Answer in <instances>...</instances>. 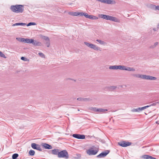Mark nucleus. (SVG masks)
<instances>
[{
  "mask_svg": "<svg viewBox=\"0 0 159 159\" xmlns=\"http://www.w3.org/2000/svg\"><path fill=\"white\" fill-rule=\"evenodd\" d=\"M10 9L12 11L16 13H22L24 10V6L21 5H12L11 6Z\"/></svg>",
  "mask_w": 159,
  "mask_h": 159,
  "instance_id": "1",
  "label": "nucleus"
},
{
  "mask_svg": "<svg viewBox=\"0 0 159 159\" xmlns=\"http://www.w3.org/2000/svg\"><path fill=\"white\" fill-rule=\"evenodd\" d=\"M132 75L134 77H136L138 78H140L144 80H155L157 79V78L156 77H153L150 75H147L139 74H134Z\"/></svg>",
  "mask_w": 159,
  "mask_h": 159,
  "instance_id": "2",
  "label": "nucleus"
},
{
  "mask_svg": "<svg viewBox=\"0 0 159 159\" xmlns=\"http://www.w3.org/2000/svg\"><path fill=\"white\" fill-rule=\"evenodd\" d=\"M69 157V154L66 150H63L59 151L58 157L59 158H63L65 159H68Z\"/></svg>",
  "mask_w": 159,
  "mask_h": 159,
  "instance_id": "3",
  "label": "nucleus"
},
{
  "mask_svg": "<svg viewBox=\"0 0 159 159\" xmlns=\"http://www.w3.org/2000/svg\"><path fill=\"white\" fill-rule=\"evenodd\" d=\"M91 110L94 112H97L98 113H104L107 111V109L102 108H97L96 107H92L91 108Z\"/></svg>",
  "mask_w": 159,
  "mask_h": 159,
  "instance_id": "4",
  "label": "nucleus"
},
{
  "mask_svg": "<svg viewBox=\"0 0 159 159\" xmlns=\"http://www.w3.org/2000/svg\"><path fill=\"white\" fill-rule=\"evenodd\" d=\"M98 151L96 150H93V148H91L87 150V153L89 155H95L98 152Z\"/></svg>",
  "mask_w": 159,
  "mask_h": 159,
  "instance_id": "5",
  "label": "nucleus"
},
{
  "mask_svg": "<svg viewBox=\"0 0 159 159\" xmlns=\"http://www.w3.org/2000/svg\"><path fill=\"white\" fill-rule=\"evenodd\" d=\"M132 144L131 142H126L125 141H122L118 143V144L120 146L122 147H126L131 145Z\"/></svg>",
  "mask_w": 159,
  "mask_h": 159,
  "instance_id": "6",
  "label": "nucleus"
},
{
  "mask_svg": "<svg viewBox=\"0 0 159 159\" xmlns=\"http://www.w3.org/2000/svg\"><path fill=\"white\" fill-rule=\"evenodd\" d=\"M31 146L34 149H36L40 151H42L40 146L39 144L33 143L31 144Z\"/></svg>",
  "mask_w": 159,
  "mask_h": 159,
  "instance_id": "7",
  "label": "nucleus"
},
{
  "mask_svg": "<svg viewBox=\"0 0 159 159\" xmlns=\"http://www.w3.org/2000/svg\"><path fill=\"white\" fill-rule=\"evenodd\" d=\"M72 136L75 138L79 139H84L85 138L84 135L77 134H73Z\"/></svg>",
  "mask_w": 159,
  "mask_h": 159,
  "instance_id": "8",
  "label": "nucleus"
},
{
  "mask_svg": "<svg viewBox=\"0 0 159 159\" xmlns=\"http://www.w3.org/2000/svg\"><path fill=\"white\" fill-rule=\"evenodd\" d=\"M97 1L100 2L104 3H107V4H113L115 3V1H114L111 0H96Z\"/></svg>",
  "mask_w": 159,
  "mask_h": 159,
  "instance_id": "9",
  "label": "nucleus"
},
{
  "mask_svg": "<svg viewBox=\"0 0 159 159\" xmlns=\"http://www.w3.org/2000/svg\"><path fill=\"white\" fill-rule=\"evenodd\" d=\"M109 152V150H107L105 152H103L97 156L98 157H104L106 156Z\"/></svg>",
  "mask_w": 159,
  "mask_h": 159,
  "instance_id": "10",
  "label": "nucleus"
},
{
  "mask_svg": "<svg viewBox=\"0 0 159 159\" xmlns=\"http://www.w3.org/2000/svg\"><path fill=\"white\" fill-rule=\"evenodd\" d=\"M42 146L45 148L48 149H51L52 148V147L50 145L44 143L42 144Z\"/></svg>",
  "mask_w": 159,
  "mask_h": 159,
  "instance_id": "11",
  "label": "nucleus"
},
{
  "mask_svg": "<svg viewBox=\"0 0 159 159\" xmlns=\"http://www.w3.org/2000/svg\"><path fill=\"white\" fill-rule=\"evenodd\" d=\"M109 20L116 22H120V20L118 18L110 16H109Z\"/></svg>",
  "mask_w": 159,
  "mask_h": 159,
  "instance_id": "12",
  "label": "nucleus"
},
{
  "mask_svg": "<svg viewBox=\"0 0 159 159\" xmlns=\"http://www.w3.org/2000/svg\"><path fill=\"white\" fill-rule=\"evenodd\" d=\"M52 154L55 155H57L58 156L60 150L57 149H54L51 150Z\"/></svg>",
  "mask_w": 159,
  "mask_h": 159,
  "instance_id": "13",
  "label": "nucleus"
},
{
  "mask_svg": "<svg viewBox=\"0 0 159 159\" xmlns=\"http://www.w3.org/2000/svg\"><path fill=\"white\" fill-rule=\"evenodd\" d=\"M92 45V46H91V47H90V48L93 49L94 50L97 51H101V48L100 47L97 46L95 45L92 44L91 46Z\"/></svg>",
  "mask_w": 159,
  "mask_h": 159,
  "instance_id": "14",
  "label": "nucleus"
},
{
  "mask_svg": "<svg viewBox=\"0 0 159 159\" xmlns=\"http://www.w3.org/2000/svg\"><path fill=\"white\" fill-rule=\"evenodd\" d=\"M142 158L144 159H156V158L149 155H145L142 156Z\"/></svg>",
  "mask_w": 159,
  "mask_h": 159,
  "instance_id": "15",
  "label": "nucleus"
},
{
  "mask_svg": "<svg viewBox=\"0 0 159 159\" xmlns=\"http://www.w3.org/2000/svg\"><path fill=\"white\" fill-rule=\"evenodd\" d=\"M32 43L34 46H41L42 45V43L40 42L37 41L34 39L33 42H32Z\"/></svg>",
  "mask_w": 159,
  "mask_h": 159,
  "instance_id": "16",
  "label": "nucleus"
},
{
  "mask_svg": "<svg viewBox=\"0 0 159 159\" xmlns=\"http://www.w3.org/2000/svg\"><path fill=\"white\" fill-rule=\"evenodd\" d=\"M110 16L104 15V14H101L100 15V17L103 19L106 20H109V17Z\"/></svg>",
  "mask_w": 159,
  "mask_h": 159,
  "instance_id": "17",
  "label": "nucleus"
},
{
  "mask_svg": "<svg viewBox=\"0 0 159 159\" xmlns=\"http://www.w3.org/2000/svg\"><path fill=\"white\" fill-rule=\"evenodd\" d=\"M125 70L129 71H134L135 70V69L133 67H130L125 66Z\"/></svg>",
  "mask_w": 159,
  "mask_h": 159,
  "instance_id": "18",
  "label": "nucleus"
},
{
  "mask_svg": "<svg viewBox=\"0 0 159 159\" xmlns=\"http://www.w3.org/2000/svg\"><path fill=\"white\" fill-rule=\"evenodd\" d=\"M32 42H33V39H29L27 38L25 39V43H32Z\"/></svg>",
  "mask_w": 159,
  "mask_h": 159,
  "instance_id": "19",
  "label": "nucleus"
},
{
  "mask_svg": "<svg viewBox=\"0 0 159 159\" xmlns=\"http://www.w3.org/2000/svg\"><path fill=\"white\" fill-rule=\"evenodd\" d=\"M26 25V24L23 23L22 22H20V23H17L15 24H14L12 25L13 26H18V25H22V26H24Z\"/></svg>",
  "mask_w": 159,
  "mask_h": 159,
  "instance_id": "20",
  "label": "nucleus"
},
{
  "mask_svg": "<svg viewBox=\"0 0 159 159\" xmlns=\"http://www.w3.org/2000/svg\"><path fill=\"white\" fill-rule=\"evenodd\" d=\"M117 69H119L120 70H125V66L123 65H119L117 66Z\"/></svg>",
  "mask_w": 159,
  "mask_h": 159,
  "instance_id": "21",
  "label": "nucleus"
},
{
  "mask_svg": "<svg viewBox=\"0 0 159 159\" xmlns=\"http://www.w3.org/2000/svg\"><path fill=\"white\" fill-rule=\"evenodd\" d=\"M116 88V87L114 86H111L108 87V89L110 91H112Z\"/></svg>",
  "mask_w": 159,
  "mask_h": 159,
  "instance_id": "22",
  "label": "nucleus"
},
{
  "mask_svg": "<svg viewBox=\"0 0 159 159\" xmlns=\"http://www.w3.org/2000/svg\"><path fill=\"white\" fill-rule=\"evenodd\" d=\"M16 39L19 42L25 43V38H16Z\"/></svg>",
  "mask_w": 159,
  "mask_h": 159,
  "instance_id": "23",
  "label": "nucleus"
},
{
  "mask_svg": "<svg viewBox=\"0 0 159 159\" xmlns=\"http://www.w3.org/2000/svg\"><path fill=\"white\" fill-rule=\"evenodd\" d=\"M110 69L117 70V65L111 66L109 67Z\"/></svg>",
  "mask_w": 159,
  "mask_h": 159,
  "instance_id": "24",
  "label": "nucleus"
},
{
  "mask_svg": "<svg viewBox=\"0 0 159 159\" xmlns=\"http://www.w3.org/2000/svg\"><path fill=\"white\" fill-rule=\"evenodd\" d=\"M35 154V152L34 150H31L29 152V154L31 156H33Z\"/></svg>",
  "mask_w": 159,
  "mask_h": 159,
  "instance_id": "25",
  "label": "nucleus"
},
{
  "mask_svg": "<svg viewBox=\"0 0 159 159\" xmlns=\"http://www.w3.org/2000/svg\"><path fill=\"white\" fill-rule=\"evenodd\" d=\"M96 41L102 45L104 44L105 43V42L103 41H102L100 39H97Z\"/></svg>",
  "mask_w": 159,
  "mask_h": 159,
  "instance_id": "26",
  "label": "nucleus"
},
{
  "mask_svg": "<svg viewBox=\"0 0 159 159\" xmlns=\"http://www.w3.org/2000/svg\"><path fill=\"white\" fill-rule=\"evenodd\" d=\"M18 156L19 155L17 153H15L13 154L12 155V159H16Z\"/></svg>",
  "mask_w": 159,
  "mask_h": 159,
  "instance_id": "27",
  "label": "nucleus"
},
{
  "mask_svg": "<svg viewBox=\"0 0 159 159\" xmlns=\"http://www.w3.org/2000/svg\"><path fill=\"white\" fill-rule=\"evenodd\" d=\"M89 19L95 20L98 18L96 16H92V15H89Z\"/></svg>",
  "mask_w": 159,
  "mask_h": 159,
  "instance_id": "28",
  "label": "nucleus"
},
{
  "mask_svg": "<svg viewBox=\"0 0 159 159\" xmlns=\"http://www.w3.org/2000/svg\"><path fill=\"white\" fill-rule=\"evenodd\" d=\"M84 43L87 46H88V47H89V48H90L91 47V46H92L91 45H92V43H88L87 42H84Z\"/></svg>",
  "mask_w": 159,
  "mask_h": 159,
  "instance_id": "29",
  "label": "nucleus"
},
{
  "mask_svg": "<svg viewBox=\"0 0 159 159\" xmlns=\"http://www.w3.org/2000/svg\"><path fill=\"white\" fill-rule=\"evenodd\" d=\"M70 14L73 16H78V13L76 12H70Z\"/></svg>",
  "mask_w": 159,
  "mask_h": 159,
  "instance_id": "30",
  "label": "nucleus"
},
{
  "mask_svg": "<svg viewBox=\"0 0 159 159\" xmlns=\"http://www.w3.org/2000/svg\"><path fill=\"white\" fill-rule=\"evenodd\" d=\"M36 24L35 22H31L29 23L27 25V26H30L31 25H35Z\"/></svg>",
  "mask_w": 159,
  "mask_h": 159,
  "instance_id": "31",
  "label": "nucleus"
},
{
  "mask_svg": "<svg viewBox=\"0 0 159 159\" xmlns=\"http://www.w3.org/2000/svg\"><path fill=\"white\" fill-rule=\"evenodd\" d=\"M139 109V107L136 109H134L132 110V111L133 112H140V110Z\"/></svg>",
  "mask_w": 159,
  "mask_h": 159,
  "instance_id": "32",
  "label": "nucleus"
},
{
  "mask_svg": "<svg viewBox=\"0 0 159 159\" xmlns=\"http://www.w3.org/2000/svg\"><path fill=\"white\" fill-rule=\"evenodd\" d=\"M0 56L1 57L6 58V57L5 55L1 51H0Z\"/></svg>",
  "mask_w": 159,
  "mask_h": 159,
  "instance_id": "33",
  "label": "nucleus"
},
{
  "mask_svg": "<svg viewBox=\"0 0 159 159\" xmlns=\"http://www.w3.org/2000/svg\"><path fill=\"white\" fill-rule=\"evenodd\" d=\"M38 55L42 58L45 57V55L42 52H39L38 53Z\"/></svg>",
  "mask_w": 159,
  "mask_h": 159,
  "instance_id": "34",
  "label": "nucleus"
},
{
  "mask_svg": "<svg viewBox=\"0 0 159 159\" xmlns=\"http://www.w3.org/2000/svg\"><path fill=\"white\" fill-rule=\"evenodd\" d=\"M84 16H85V17H86V18H89V15L87 13H84Z\"/></svg>",
  "mask_w": 159,
  "mask_h": 159,
  "instance_id": "35",
  "label": "nucleus"
},
{
  "mask_svg": "<svg viewBox=\"0 0 159 159\" xmlns=\"http://www.w3.org/2000/svg\"><path fill=\"white\" fill-rule=\"evenodd\" d=\"M152 6L154 7H155L156 10H157L159 11V6H156L155 5H152Z\"/></svg>",
  "mask_w": 159,
  "mask_h": 159,
  "instance_id": "36",
  "label": "nucleus"
},
{
  "mask_svg": "<svg viewBox=\"0 0 159 159\" xmlns=\"http://www.w3.org/2000/svg\"><path fill=\"white\" fill-rule=\"evenodd\" d=\"M78 13V16L80 15V16H83L84 15V12H77Z\"/></svg>",
  "mask_w": 159,
  "mask_h": 159,
  "instance_id": "37",
  "label": "nucleus"
},
{
  "mask_svg": "<svg viewBox=\"0 0 159 159\" xmlns=\"http://www.w3.org/2000/svg\"><path fill=\"white\" fill-rule=\"evenodd\" d=\"M44 39L46 40H47V41H49V38L47 37H46V36H44Z\"/></svg>",
  "mask_w": 159,
  "mask_h": 159,
  "instance_id": "38",
  "label": "nucleus"
},
{
  "mask_svg": "<svg viewBox=\"0 0 159 159\" xmlns=\"http://www.w3.org/2000/svg\"><path fill=\"white\" fill-rule=\"evenodd\" d=\"M83 98V101H86L88 100L89 101V100H90V99H88L87 98Z\"/></svg>",
  "mask_w": 159,
  "mask_h": 159,
  "instance_id": "39",
  "label": "nucleus"
},
{
  "mask_svg": "<svg viewBox=\"0 0 159 159\" xmlns=\"http://www.w3.org/2000/svg\"><path fill=\"white\" fill-rule=\"evenodd\" d=\"M158 103V102H155V103H153L150 104L151 106H155L156 105V104Z\"/></svg>",
  "mask_w": 159,
  "mask_h": 159,
  "instance_id": "40",
  "label": "nucleus"
},
{
  "mask_svg": "<svg viewBox=\"0 0 159 159\" xmlns=\"http://www.w3.org/2000/svg\"><path fill=\"white\" fill-rule=\"evenodd\" d=\"M77 100L80 101H83V98H77Z\"/></svg>",
  "mask_w": 159,
  "mask_h": 159,
  "instance_id": "41",
  "label": "nucleus"
},
{
  "mask_svg": "<svg viewBox=\"0 0 159 159\" xmlns=\"http://www.w3.org/2000/svg\"><path fill=\"white\" fill-rule=\"evenodd\" d=\"M139 109L140 110V111H142L143 110L145 109L144 107H139Z\"/></svg>",
  "mask_w": 159,
  "mask_h": 159,
  "instance_id": "42",
  "label": "nucleus"
},
{
  "mask_svg": "<svg viewBox=\"0 0 159 159\" xmlns=\"http://www.w3.org/2000/svg\"><path fill=\"white\" fill-rule=\"evenodd\" d=\"M46 44L47 47H49L50 44L49 41V42L48 41V42H47V43H46Z\"/></svg>",
  "mask_w": 159,
  "mask_h": 159,
  "instance_id": "43",
  "label": "nucleus"
},
{
  "mask_svg": "<svg viewBox=\"0 0 159 159\" xmlns=\"http://www.w3.org/2000/svg\"><path fill=\"white\" fill-rule=\"evenodd\" d=\"M158 44V43L157 42H156L153 45L155 47H156L157 45Z\"/></svg>",
  "mask_w": 159,
  "mask_h": 159,
  "instance_id": "44",
  "label": "nucleus"
},
{
  "mask_svg": "<svg viewBox=\"0 0 159 159\" xmlns=\"http://www.w3.org/2000/svg\"><path fill=\"white\" fill-rule=\"evenodd\" d=\"M151 107L150 105H147V106H144V109H146V108H147L148 107Z\"/></svg>",
  "mask_w": 159,
  "mask_h": 159,
  "instance_id": "45",
  "label": "nucleus"
},
{
  "mask_svg": "<svg viewBox=\"0 0 159 159\" xmlns=\"http://www.w3.org/2000/svg\"><path fill=\"white\" fill-rule=\"evenodd\" d=\"M151 107L150 105H147V106H144V109H146V108H147L148 107Z\"/></svg>",
  "mask_w": 159,
  "mask_h": 159,
  "instance_id": "46",
  "label": "nucleus"
},
{
  "mask_svg": "<svg viewBox=\"0 0 159 159\" xmlns=\"http://www.w3.org/2000/svg\"><path fill=\"white\" fill-rule=\"evenodd\" d=\"M21 59L22 60H23V61H25V57H21Z\"/></svg>",
  "mask_w": 159,
  "mask_h": 159,
  "instance_id": "47",
  "label": "nucleus"
},
{
  "mask_svg": "<svg viewBox=\"0 0 159 159\" xmlns=\"http://www.w3.org/2000/svg\"><path fill=\"white\" fill-rule=\"evenodd\" d=\"M155 47L154 46V45H152V46H151L150 47V48H155Z\"/></svg>",
  "mask_w": 159,
  "mask_h": 159,
  "instance_id": "48",
  "label": "nucleus"
},
{
  "mask_svg": "<svg viewBox=\"0 0 159 159\" xmlns=\"http://www.w3.org/2000/svg\"><path fill=\"white\" fill-rule=\"evenodd\" d=\"M157 124L159 125V121H157L156 122Z\"/></svg>",
  "mask_w": 159,
  "mask_h": 159,
  "instance_id": "49",
  "label": "nucleus"
},
{
  "mask_svg": "<svg viewBox=\"0 0 159 159\" xmlns=\"http://www.w3.org/2000/svg\"><path fill=\"white\" fill-rule=\"evenodd\" d=\"M153 30L155 31H157V29H155V28H154L153 29Z\"/></svg>",
  "mask_w": 159,
  "mask_h": 159,
  "instance_id": "50",
  "label": "nucleus"
}]
</instances>
